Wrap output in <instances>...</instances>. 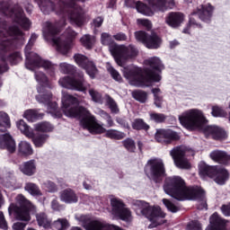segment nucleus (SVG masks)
Here are the masks:
<instances>
[{
	"mask_svg": "<svg viewBox=\"0 0 230 230\" xmlns=\"http://www.w3.org/2000/svg\"><path fill=\"white\" fill-rule=\"evenodd\" d=\"M78 99L73 95L63 93L62 111L67 118H80L83 128H86L91 134H105L110 139H123L125 133L116 129H105L102 124L98 123L96 118L85 108L77 106Z\"/></svg>",
	"mask_w": 230,
	"mask_h": 230,
	"instance_id": "1",
	"label": "nucleus"
},
{
	"mask_svg": "<svg viewBox=\"0 0 230 230\" xmlns=\"http://www.w3.org/2000/svg\"><path fill=\"white\" fill-rule=\"evenodd\" d=\"M164 190L176 200H197L198 208L208 209L206 191L200 187H188L181 176H171L165 179Z\"/></svg>",
	"mask_w": 230,
	"mask_h": 230,
	"instance_id": "2",
	"label": "nucleus"
},
{
	"mask_svg": "<svg viewBox=\"0 0 230 230\" xmlns=\"http://www.w3.org/2000/svg\"><path fill=\"white\" fill-rule=\"evenodd\" d=\"M147 68L141 75V69L137 66L125 67L122 70L124 77H126L130 85L136 87H150L154 82H161V71L164 69V66L161 59L157 57L151 58L145 61Z\"/></svg>",
	"mask_w": 230,
	"mask_h": 230,
	"instance_id": "3",
	"label": "nucleus"
},
{
	"mask_svg": "<svg viewBox=\"0 0 230 230\" xmlns=\"http://www.w3.org/2000/svg\"><path fill=\"white\" fill-rule=\"evenodd\" d=\"M133 209H135L137 215H142L146 217L151 223L149 225V229H154L157 226H163L166 224V214L161 210L159 207H152L148 202L135 199L132 201Z\"/></svg>",
	"mask_w": 230,
	"mask_h": 230,
	"instance_id": "4",
	"label": "nucleus"
},
{
	"mask_svg": "<svg viewBox=\"0 0 230 230\" xmlns=\"http://www.w3.org/2000/svg\"><path fill=\"white\" fill-rule=\"evenodd\" d=\"M13 213H14L16 220L30 222L31 215L37 213V208L20 194L16 197V204L12 203L8 208V214L12 216Z\"/></svg>",
	"mask_w": 230,
	"mask_h": 230,
	"instance_id": "5",
	"label": "nucleus"
},
{
	"mask_svg": "<svg viewBox=\"0 0 230 230\" xmlns=\"http://www.w3.org/2000/svg\"><path fill=\"white\" fill-rule=\"evenodd\" d=\"M37 34H32L29 43L25 47L26 67L33 69V67H43L50 76H55V65L48 60L41 59L35 52H31V46L37 40Z\"/></svg>",
	"mask_w": 230,
	"mask_h": 230,
	"instance_id": "6",
	"label": "nucleus"
},
{
	"mask_svg": "<svg viewBox=\"0 0 230 230\" xmlns=\"http://www.w3.org/2000/svg\"><path fill=\"white\" fill-rule=\"evenodd\" d=\"M57 27L58 25H53L49 22H45L43 26V37L45 40H52L53 46L58 53H61V55H67L69 49L73 48V42L71 40L64 38V36L55 38V35H57V32L58 31Z\"/></svg>",
	"mask_w": 230,
	"mask_h": 230,
	"instance_id": "7",
	"label": "nucleus"
},
{
	"mask_svg": "<svg viewBox=\"0 0 230 230\" xmlns=\"http://www.w3.org/2000/svg\"><path fill=\"white\" fill-rule=\"evenodd\" d=\"M181 125L188 130L204 131V128L208 125V119L204 117L199 110H188L179 116Z\"/></svg>",
	"mask_w": 230,
	"mask_h": 230,
	"instance_id": "8",
	"label": "nucleus"
},
{
	"mask_svg": "<svg viewBox=\"0 0 230 230\" xmlns=\"http://www.w3.org/2000/svg\"><path fill=\"white\" fill-rule=\"evenodd\" d=\"M199 175L201 179L210 177V179H214L217 184L220 185L226 184V181L229 180L227 170L218 166H210L204 163L199 164Z\"/></svg>",
	"mask_w": 230,
	"mask_h": 230,
	"instance_id": "9",
	"label": "nucleus"
},
{
	"mask_svg": "<svg viewBox=\"0 0 230 230\" xmlns=\"http://www.w3.org/2000/svg\"><path fill=\"white\" fill-rule=\"evenodd\" d=\"M145 172L151 181H161V179L166 175L164 162L161 158L149 159L145 166Z\"/></svg>",
	"mask_w": 230,
	"mask_h": 230,
	"instance_id": "10",
	"label": "nucleus"
},
{
	"mask_svg": "<svg viewBox=\"0 0 230 230\" xmlns=\"http://www.w3.org/2000/svg\"><path fill=\"white\" fill-rule=\"evenodd\" d=\"M111 53L118 66H125V60L137 57L138 51L137 49L132 45H129L128 47L119 45L115 49H111Z\"/></svg>",
	"mask_w": 230,
	"mask_h": 230,
	"instance_id": "11",
	"label": "nucleus"
},
{
	"mask_svg": "<svg viewBox=\"0 0 230 230\" xmlns=\"http://www.w3.org/2000/svg\"><path fill=\"white\" fill-rule=\"evenodd\" d=\"M111 213L124 222H132V211L118 198H111Z\"/></svg>",
	"mask_w": 230,
	"mask_h": 230,
	"instance_id": "12",
	"label": "nucleus"
},
{
	"mask_svg": "<svg viewBox=\"0 0 230 230\" xmlns=\"http://www.w3.org/2000/svg\"><path fill=\"white\" fill-rule=\"evenodd\" d=\"M58 84L61 87L74 91H86L87 89V85H85V82L84 81V75H79V77L75 76V78L69 76L60 78Z\"/></svg>",
	"mask_w": 230,
	"mask_h": 230,
	"instance_id": "13",
	"label": "nucleus"
},
{
	"mask_svg": "<svg viewBox=\"0 0 230 230\" xmlns=\"http://www.w3.org/2000/svg\"><path fill=\"white\" fill-rule=\"evenodd\" d=\"M185 154L186 149L182 146H176L170 151V155L172 157L175 165L181 170H189V168H191V164L188 159L184 157Z\"/></svg>",
	"mask_w": 230,
	"mask_h": 230,
	"instance_id": "14",
	"label": "nucleus"
},
{
	"mask_svg": "<svg viewBox=\"0 0 230 230\" xmlns=\"http://www.w3.org/2000/svg\"><path fill=\"white\" fill-rule=\"evenodd\" d=\"M211 12H213V6L208 4L207 7H202L198 11L197 13H193L192 16L190 18L189 25L187 26L186 29L183 30V33H190L188 30H191L193 28H200V25L197 22H195V17H199L201 21H208L209 17H211Z\"/></svg>",
	"mask_w": 230,
	"mask_h": 230,
	"instance_id": "15",
	"label": "nucleus"
},
{
	"mask_svg": "<svg viewBox=\"0 0 230 230\" xmlns=\"http://www.w3.org/2000/svg\"><path fill=\"white\" fill-rule=\"evenodd\" d=\"M74 59L77 66H79V67H83V69H85L90 78H94V76L98 75V69H96L94 63H93V61H90L87 57L82 54H75L74 56Z\"/></svg>",
	"mask_w": 230,
	"mask_h": 230,
	"instance_id": "16",
	"label": "nucleus"
},
{
	"mask_svg": "<svg viewBox=\"0 0 230 230\" xmlns=\"http://www.w3.org/2000/svg\"><path fill=\"white\" fill-rule=\"evenodd\" d=\"M155 137L158 143L163 145H170L172 141H177L179 135L177 132L172 129H158L155 135Z\"/></svg>",
	"mask_w": 230,
	"mask_h": 230,
	"instance_id": "17",
	"label": "nucleus"
},
{
	"mask_svg": "<svg viewBox=\"0 0 230 230\" xmlns=\"http://www.w3.org/2000/svg\"><path fill=\"white\" fill-rule=\"evenodd\" d=\"M38 93L39 94L36 96L37 102L47 105L49 111H51V109L52 111H55V109L58 107L57 102H51L52 94L49 92L44 91V86L38 87Z\"/></svg>",
	"mask_w": 230,
	"mask_h": 230,
	"instance_id": "18",
	"label": "nucleus"
},
{
	"mask_svg": "<svg viewBox=\"0 0 230 230\" xmlns=\"http://www.w3.org/2000/svg\"><path fill=\"white\" fill-rule=\"evenodd\" d=\"M229 221L223 219L218 214L214 213L210 217V224L207 226L206 230H229L227 229Z\"/></svg>",
	"mask_w": 230,
	"mask_h": 230,
	"instance_id": "19",
	"label": "nucleus"
},
{
	"mask_svg": "<svg viewBox=\"0 0 230 230\" xmlns=\"http://www.w3.org/2000/svg\"><path fill=\"white\" fill-rule=\"evenodd\" d=\"M202 132L205 136H212L214 139H226L227 137L226 130L217 126H208L207 124Z\"/></svg>",
	"mask_w": 230,
	"mask_h": 230,
	"instance_id": "20",
	"label": "nucleus"
},
{
	"mask_svg": "<svg viewBox=\"0 0 230 230\" xmlns=\"http://www.w3.org/2000/svg\"><path fill=\"white\" fill-rule=\"evenodd\" d=\"M0 148L7 150L10 154L15 152V140L10 133H3L0 135Z\"/></svg>",
	"mask_w": 230,
	"mask_h": 230,
	"instance_id": "21",
	"label": "nucleus"
},
{
	"mask_svg": "<svg viewBox=\"0 0 230 230\" xmlns=\"http://www.w3.org/2000/svg\"><path fill=\"white\" fill-rule=\"evenodd\" d=\"M11 17H13L14 21L21 24L25 30H28L31 24L30 20L24 16L22 9L18 5L12 11Z\"/></svg>",
	"mask_w": 230,
	"mask_h": 230,
	"instance_id": "22",
	"label": "nucleus"
},
{
	"mask_svg": "<svg viewBox=\"0 0 230 230\" xmlns=\"http://www.w3.org/2000/svg\"><path fill=\"white\" fill-rule=\"evenodd\" d=\"M184 22V14L181 13H170L165 18V22L171 28H179Z\"/></svg>",
	"mask_w": 230,
	"mask_h": 230,
	"instance_id": "23",
	"label": "nucleus"
},
{
	"mask_svg": "<svg viewBox=\"0 0 230 230\" xmlns=\"http://www.w3.org/2000/svg\"><path fill=\"white\" fill-rule=\"evenodd\" d=\"M147 3H149V5L151 7L146 6V4L137 2L136 3V8L139 13H142L143 15H154V11L157 12V10L154 9V6H157L155 3H157V0H147Z\"/></svg>",
	"mask_w": 230,
	"mask_h": 230,
	"instance_id": "24",
	"label": "nucleus"
},
{
	"mask_svg": "<svg viewBox=\"0 0 230 230\" xmlns=\"http://www.w3.org/2000/svg\"><path fill=\"white\" fill-rule=\"evenodd\" d=\"M73 8V13L69 14V19L72 21V22H75L77 24V26H82V16H81V8L78 7L77 4L75 3H71L69 4H66L65 8Z\"/></svg>",
	"mask_w": 230,
	"mask_h": 230,
	"instance_id": "25",
	"label": "nucleus"
},
{
	"mask_svg": "<svg viewBox=\"0 0 230 230\" xmlns=\"http://www.w3.org/2000/svg\"><path fill=\"white\" fill-rule=\"evenodd\" d=\"M60 201L66 204H75L78 202V196L73 190L67 189L60 193Z\"/></svg>",
	"mask_w": 230,
	"mask_h": 230,
	"instance_id": "26",
	"label": "nucleus"
},
{
	"mask_svg": "<svg viewBox=\"0 0 230 230\" xmlns=\"http://www.w3.org/2000/svg\"><path fill=\"white\" fill-rule=\"evenodd\" d=\"M20 170L24 175L31 177L37 172V163H35V160L27 161L20 165Z\"/></svg>",
	"mask_w": 230,
	"mask_h": 230,
	"instance_id": "27",
	"label": "nucleus"
},
{
	"mask_svg": "<svg viewBox=\"0 0 230 230\" xmlns=\"http://www.w3.org/2000/svg\"><path fill=\"white\" fill-rule=\"evenodd\" d=\"M210 157L213 161H216V163H220V164H227L230 161V155L220 150L211 152Z\"/></svg>",
	"mask_w": 230,
	"mask_h": 230,
	"instance_id": "28",
	"label": "nucleus"
},
{
	"mask_svg": "<svg viewBox=\"0 0 230 230\" xmlns=\"http://www.w3.org/2000/svg\"><path fill=\"white\" fill-rule=\"evenodd\" d=\"M18 152L20 155L28 157L30 155H33V147L30 142L21 141L18 145Z\"/></svg>",
	"mask_w": 230,
	"mask_h": 230,
	"instance_id": "29",
	"label": "nucleus"
},
{
	"mask_svg": "<svg viewBox=\"0 0 230 230\" xmlns=\"http://www.w3.org/2000/svg\"><path fill=\"white\" fill-rule=\"evenodd\" d=\"M161 38H159L157 34L153 33L147 36L145 46L148 48V49H157L158 48H161Z\"/></svg>",
	"mask_w": 230,
	"mask_h": 230,
	"instance_id": "30",
	"label": "nucleus"
},
{
	"mask_svg": "<svg viewBox=\"0 0 230 230\" xmlns=\"http://www.w3.org/2000/svg\"><path fill=\"white\" fill-rule=\"evenodd\" d=\"M49 137L48 136V134L35 135V133H33L32 131V137H29V139L32 140V143L34 146H36V148H42V146H44V145L48 141Z\"/></svg>",
	"mask_w": 230,
	"mask_h": 230,
	"instance_id": "31",
	"label": "nucleus"
},
{
	"mask_svg": "<svg viewBox=\"0 0 230 230\" xmlns=\"http://www.w3.org/2000/svg\"><path fill=\"white\" fill-rule=\"evenodd\" d=\"M16 127L22 134L26 136V137H33V130L30 128V126H28L24 120H18L16 122Z\"/></svg>",
	"mask_w": 230,
	"mask_h": 230,
	"instance_id": "32",
	"label": "nucleus"
},
{
	"mask_svg": "<svg viewBox=\"0 0 230 230\" xmlns=\"http://www.w3.org/2000/svg\"><path fill=\"white\" fill-rule=\"evenodd\" d=\"M156 6L153 8L157 12H164V10H168V8H173L175 6V2L173 0H170L169 2L166 0L157 1Z\"/></svg>",
	"mask_w": 230,
	"mask_h": 230,
	"instance_id": "33",
	"label": "nucleus"
},
{
	"mask_svg": "<svg viewBox=\"0 0 230 230\" xmlns=\"http://www.w3.org/2000/svg\"><path fill=\"white\" fill-rule=\"evenodd\" d=\"M36 219H37L38 225L40 227L49 229V227L51 226V221L49 220V218H48V216L46 215V213L40 212V213L37 214Z\"/></svg>",
	"mask_w": 230,
	"mask_h": 230,
	"instance_id": "34",
	"label": "nucleus"
},
{
	"mask_svg": "<svg viewBox=\"0 0 230 230\" xmlns=\"http://www.w3.org/2000/svg\"><path fill=\"white\" fill-rule=\"evenodd\" d=\"M101 42L103 46H109V49H116L119 45H117L114 41H112V38L109 33L103 32L101 35Z\"/></svg>",
	"mask_w": 230,
	"mask_h": 230,
	"instance_id": "35",
	"label": "nucleus"
},
{
	"mask_svg": "<svg viewBox=\"0 0 230 230\" xmlns=\"http://www.w3.org/2000/svg\"><path fill=\"white\" fill-rule=\"evenodd\" d=\"M4 31H6V30L3 31L0 29V55H2V53H4L8 46H10V41L6 38V34H4Z\"/></svg>",
	"mask_w": 230,
	"mask_h": 230,
	"instance_id": "36",
	"label": "nucleus"
},
{
	"mask_svg": "<svg viewBox=\"0 0 230 230\" xmlns=\"http://www.w3.org/2000/svg\"><path fill=\"white\" fill-rule=\"evenodd\" d=\"M25 190L28 191V193H30L33 197H40L42 195L40 189H39V186H37V184L35 183H26Z\"/></svg>",
	"mask_w": 230,
	"mask_h": 230,
	"instance_id": "37",
	"label": "nucleus"
},
{
	"mask_svg": "<svg viewBox=\"0 0 230 230\" xmlns=\"http://www.w3.org/2000/svg\"><path fill=\"white\" fill-rule=\"evenodd\" d=\"M36 132H51L53 126L49 122H40L34 125Z\"/></svg>",
	"mask_w": 230,
	"mask_h": 230,
	"instance_id": "38",
	"label": "nucleus"
},
{
	"mask_svg": "<svg viewBox=\"0 0 230 230\" xmlns=\"http://www.w3.org/2000/svg\"><path fill=\"white\" fill-rule=\"evenodd\" d=\"M80 40L81 44H83V46H84V48H87L88 49L93 48V46H94V42H96L94 37L87 34L83 36Z\"/></svg>",
	"mask_w": 230,
	"mask_h": 230,
	"instance_id": "39",
	"label": "nucleus"
},
{
	"mask_svg": "<svg viewBox=\"0 0 230 230\" xmlns=\"http://www.w3.org/2000/svg\"><path fill=\"white\" fill-rule=\"evenodd\" d=\"M35 78L40 85H48L49 84L48 76L41 71L35 72Z\"/></svg>",
	"mask_w": 230,
	"mask_h": 230,
	"instance_id": "40",
	"label": "nucleus"
},
{
	"mask_svg": "<svg viewBox=\"0 0 230 230\" xmlns=\"http://www.w3.org/2000/svg\"><path fill=\"white\" fill-rule=\"evenodd\" d=\"M23 117L25 119H28V121H35V119H39L40 118V115H39L34 110H27Z\"/></svg>",
	"mask_w": 230,
	"mask_h": 230,
	"instance_id": "41",
	"label": "nucleus"
},
{
	"mask_svg": "<svg viewBox=\"0 0 230 230\" xmlns=\"http://www.w3.org/2000/svg\"><path fill=\"white\" fill-rule=\"evenodd\" d=\"M89 94L93 102H95V103H103V97H102V94L98 93V91L94 89H90Z\"/></svg>",
	"mask_w": 230,
	"mask_h": 230,
	"instance_id": "42",
	"label": "nucleus"
},
{
	"mask_svg": "<svg viewBox=\"0 0 230 230\" xmlns=\"http://www.w3.org/2000/svg\"><path fill=\"white\" fill-rule=\"evenodd\" d=\"M54 226L58 230H64L69 227V222H67V219L59 218L55 221Z\"/></svg>",
	"mask_w": 230,
	"mask_h": 230,
	"instance_id": "43",
	"label": "nucleus"
},
{
	"mask_svg": "<svg viewBox=\"0 0 230 230\" xmlns=\"http://www.w3.org/2000/svg\"><path fill=\"white\" fill-rule=\"evenodd\" d=\"M106 100L109 109H111L112 114H118L119 112V108L118 107V104H116V102H114L110 96H107Z\"/></svg>",
	"mask_w": 230,
	"mask_h": 230,
	"instance_id": "44",
	"label": "nucleus"
},
{
	"mask_svg": "<svg viewBox=\"0 0 230 230\" xmlns=\"http://www.w3.org/2000/svg\"><path fill=\"white\" fill-rule=\"evenodd\" d=\"M152 93L155 96V104L158 109H161V102H163V97L159 96L161 94V90L159 88H155L152 90Z\"/></svg>",
	"mask_w": 230,
	"mask_h": 230,
	"instance_id": "45",
	"label": "nucleus"
},
{
	"mask_svg": "<svg viewBox=\"0 0 230 230\" xmlns=\"http://www.w3.org/2000/svg\"><path fill=\"white\" fill-rule=\"evenodd\" d=\"M133 98L141 103H145L146 102L147 94L146 92L137 91L133 92Z\"/></svg>",
	"mask_w": 230,
	"mask_h": 230,
	"instance_id": "46",
	"label": "nucleus"
},
{
	"mask_svg": "<svg viewBox=\"0 0 230 230\" xmlns=\"http://www.w3.org/2000/svg\"><path fill=\"white\" fill-rule=\"evenodd\" d=\"M166 119V115L163 113H150V120L155 123H163Z\"/></svg>",
	"mask_w": 230,
	"mask_h": 230,
	"instance_id": "47",
	"label": "nucleus"
},
{
	"mask_svg": "<svg viewBox=\"0 0 230 230\" xmlns=\"http://www.w3.org/2000/svg\"><path fill=\"white\" fill-rule=\"evenodd\" d=\"M123 146L128 152H136V142L131 138H127L123 141Z\"/></svg>",
	"mask_w": 230,
	"mask_h": 230,
	"instance_id": "48",
	"label": "nucleus"
},
{
	"mask_svg": "<svg viewBox=\"0 0 230 230\" xmlns=\"http://www.w3.org/2000/svg\"><path fill=\"white\" fill-rule=\"evenodd\" d=\"M0 126L10 128V117L4 112H0Z\"/></svg>",
	"mask_w": 230,
	"mask_h": 230,
	"instance_id": "49",
	"label": "nucleus"
},
{
	"mask_svg": "<svg viewBox=\"0 0 230 230\" xmlns=\"http://www.w3.org/2000/svg\"><path fill=\"white\" fill-rule=\"evenodd\" d=\"M132 127L136 130H141L143 128H145L146 130H148V125H146V123H145V121H143V119H136L133 122Z\"/></svg>",
	"mask_w": 230,
	"mask_h": 230,
	"instance_id": "50",
	"label": "nucleus"
},
{
	"mask_svg": "<svg viewBox=\"0 0 230 230\" xmlns=\"http://www.w3.org/2000/svg\"><path fill=\"white\" fill-rule=\"evenodd\" d=\"M212 116H214L215 118H224L227 116V113L225 112L222 108H219L218 106H214L212 108Z\"/></svg>",
	"mask_w": 230,
	"mask_h": 230,
	"instance_id": "51",
	"label": "nucleus"
},
{
	"mask_svg": "<svg viewBox=\"0 0 230 230\" xmlns=\"http://www.w3.org/2000/svg\"><path fill=\"white\" fill-rule=\"evenodd\" d=\"M163 203L167 208V209L171 211V213H177V211H179V207L175 206V204L172 203V201L164 199Z\"/></svg>",
	"mask_w": 230,
	"mask_h": 230,
	"instance_id": "52",
	"label": "nucleus"
},
{
	"mask_svg": "<svg viewBox=\"0 0 230 230\" xmlns=\"http://www.w3.org/2000/svg\"><path fill=\"white\" fill-rule=\"evenodd\" d=\"M8 33L14 39H22V31L17 27H11Z\"/></svg>",
	"mask_w": 230,
	"mask_h": 230,
	"instance_id": "53",
	"label": "nucleus"
},
{
	"mask_svg": "<svg viewBox=\"0 0 230 230\" xmlns=\"http://www.w3.org/2000/svg\"><path fill=\"white\" fill-rule=\"evenodd\" d=\"M60 71L62 73H73L75 71V66L73 65H69L67 63H61L59 65Z\"/></svg>",
	"mask_w": 230,
	"mask_h": 230,
	"instance_id": "54",
	"label": "nucleus"
},
{
	"mask_svg": "<svg viewBox=\"0 0 230 230\" xmlns=\"http://www.w3.org/2000/svg\"><path fill=\"white\" fill-rule=\"evenodd\" d=\"M108 71L111 74V75L112 76V78L116 80V82H121L122 78H121V75H119V71L114 69V67H112V66L108 67Z\"/></svg>",
	"mask_w": 230,
	"mask_h": 230,
	"instance_id": "55",
	"label": "nucleus"
},
{
	"mask_svg": "<svg viewBox=\"0 0 230 230\" xmlns=\"http://www.w3.org/2000/svg\"><path fill=\"white\" fill-rule=\"evenodd\" d=\"M135 37H136L137 40H138L139 42H142L144 45L146 44V42L148 39V35H146V33H145V31H137L135 33Z\"/></svg>",
	"mask_w": 230,
	"mask_h": 230,
	"instance_id": "56",
	"label": "nucleus"
},
{
	"mask_svg": "<svg viewBox=\"0 0 230 230\" xmlns=\"http://www.w3.org/2000/svg\"><path fill=\"white\" fill-rule=\"evenodd\" d=\"M186 230H202V226L199 221H190L187 225Z\"/></svg>",
	"mask_w": 230,
	"mask_h": 230,
	"instance_id": "57",
	"label": "nucleus"
},
{
	"mask_svg": "<svg viewBox=\"0 0 230 230\" xmlns=\"http://www.w3.org/2000/svg\"><path fill=\"white\" fill-rule=\"evenodd\" d=\"M137 23L139 26H144L146 30H151L152 28V22L146 19H137Z\"/></svg>",
	"mask_w": 230,
	"mask_h": 230,
	"instance_id": "58",
	"label": "nucleus"
},
{
	"mask_svg": "<svg viewBox=\"0 0 230 230\" xmlns=\"http://www.w3.org/2000/svg\"><path fill=\"white\" fill-rule=\"evenodd\" d=\"M0 229L8 230V222H6L3 211H0Z\"/></svg>",
	"mask_w": 230,
	"mask_h": 230,
	"instance_id": "59",
	"label": "nucleus"
},
{
	"mask_svg": "<svg viewBox=\"0 0 230 230\" xmlns=\"http://www.w3.org/2000/svg\"><path fill=\"white\" fill-rule=\"evenodd\" d=\"M9 60L11 64H17V62H21V60H22V56H21L19 52H16L9 58Z\"/></svg>",
	"mask_w": 230,
	"mask_h": 230,
	"instance_id": "60",
	"label": "nucleus"
},
{
	"mask_svg": "<svg viewBox=\"0 0 230 230\" xmlns=\"http://www.w3.org/2000/svg\"><path fill=\"white\" fill-rule=\"evenodd\" d=\"M44 188L47 191L53 193V191H57V185H55L52 181H46L44 183Z\"/></svg>",
	"mask_w": 230,
	"mask_h": 230,
	"instance_id": "61",
	"label": "nucleus"
},
{
	"mask_svg": "<svg viewBox=\"0 0 230 230\" xmlns=\"http://www.w3.org/2000/svg\"><path fill=\"white\" fill-rule=\"evenodd\" d=\"M113 39H115V40H119V41L127 40V34L123 33V32H119V33L113 35Z\"/></svg>",
	"mask_w": 230,
	"mask_h": 230,
	"instance_id": "62",
	"label": "nucleus"
},
{
	"mask_svg": "<svg viewBox=\"0 0 230 230\" xmlns=\"http://www.w3.org/2000/svg\"><path fill=\"white\" fill-rule=\"evenodd\" d=\"M26 223L16 222L13 225V230H24Z\"/></svg>",
	"mask_w": 230,
	"mask_h": 230,
	"instance_id": "63",
	"label": "nucleus"
},
{
	"mask_svg": "<svg viewBox=\"0 0 230 230\" xmlns=\"http://www.w3.org/2000/svg\"><path fill=\"white\" fill-rule=\"evenodd\" d=\"M103 24V18L102 17H97L96 19L93 20V25L94 28H100Z\"/></svg>",
	"mask_w": 230,
	"mask_h": 230,
	"instance_id": "64",
	"label": "nucleus"
}]
</instances>
